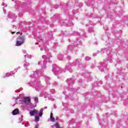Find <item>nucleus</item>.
I'll use <instances>...</instances> for the list:
<instances>
[{
    "label": "nucleus",
    "instance_id": "nucleus-1",
    "mask_svg": "<svg viewBox=\"0 0 128 128\" xmlns=\"http://www.w3.org/2000/svg\"><path fill=\"white\" fill-rule=\"evenodd\" d=\"M26 40V37L24 36H20L16 40V46H22V44H24V41Z\"/></svg>",
    "mask_w": 128,
    "mask_h": 128
},
{
    "label": "nucleus",
    "instance_id": "nucleus-2",
    "mask_svg": "<svg viewBox=\"0 0 128 128\" xmlns=\"http://www.w3.org/2000/svg\"><path fill=\"white\" fill-rule=\"evenodd\" d=\"M12 100H13L14 102V103L12 104V106H16V104H22V100L18 96L16 98L13 97Z\"/></svg>",
    "mask_w": 128,
    "mask_h": 128
},
{
    "label": "nucleus",
    "instance_id": "nucleus-3",
    "mask_svg": "<svg viewBox=\"0 0 128 128\" xmlns=\"http://www.w3.org/2000/svg\"><path fill=\"white\" fill-rule=\"evenodd\" d=\"M44 108H42L40 110V113H39V116H36L35 117V122H38L40 120V116H42V112H44Z\"/></svg>",
    "mask_w": 128,
    "mask_h": 128
},
{
    "label": "nucleus",
    "instance_id": "nucleus-4",
    "mask_svg": "<svg viewBox=\"0 0 128 128\" xmlns=\"http://www.w3.org/2000/svg\"><path fill=\"white\" fill-rule=\"evenodd\" d=\"M30 116H34V114L37 115L38 114V110H32L30 111Z\"/></svg>",
    "mask_w": 128,
    "mask_h": 128
},
{
    "label": "nucleus",
    "instance_id": "nucleus-5",
    "mask_svg": "<svg viewBox=\"0 0 128 128\" xmlns=\"http://www.w3.org/2000/svg\"><path fill=\"white\" fill-rule=\"evenodd\" d=\"M24 102L25 104H30V98H24Z\"/></svg>",
    "mask_w": 128,
    "mask_h": 128
},
{
    "label": "nucleus",
    "instance_id": "nucleus-6",
    "mask_svg": "<svg viewBox=\"0 0 128 128\" xmlns=\"http://www.w3.org/2000/svg\"><path fill=\"white\" fill-rule=\"evenodd\" d=\"M38 66H41L43 68H46V63L43 62H39L38 63Z\"/></svg>",
    "mask_w": 128,
    "mask_h": 128
},
{
    "label": "nucleus",
    "instance_id": "nucleus-7",
    "mask_svg": "<svg viewBox=\"0 0 128 128\" xmlns=\"http://www.w3.org/2000/svg\"><path fill=\"white\" fill-rule=\"evenodd\" d=\"M12 114L13 116H16V114H18V109H15L12 111Z\"/></svg>",
    "mask_w": 128,
    "mask_h": 128
},
{
    "label": "nucleus",
    "instance_id": "nucleus-8",
    "mask_svg": "<svg viewBox=\"0 0 128 128\" xmlns=\"http://www.w3.org/2000/svg\"><path fill=\"white\" fill-rule=\"evenodd\" d=\"M34 74L38 76H40V70H36L34 73Z\"/></svg>",
    "mask_w": 128,
    "mask_h": 128
},
{
    "label": "nucleus",
    "instance_id": "nucleus-9",
    "mask_svg": "<svg viewBox=\"0 0 128 128\" xmlns=\"http://www.w3.org/2000/svg\"><path fill=\"white\" fill-rule=\"evenodd\" d=\"M58 60H62V58H64V56L62 54H59L58 56Z\"/></svg>",
    "mask_w": 128,
    "mask_h": 128
},
{
    "label": "nucleus",
    "instance_id": "nucleus-10",
    "mask_svg": "<svg viewBox=\"0 0 128 128\" xmlns=\"http://www.w3.org/2000/svg\"><path fill=\"white\" fill-rule=\"evenodd\" d=\"M42 58L44 60H48L50 59V56H48V54L44 55L42 56Z\"/></svg>",
    "mask_w": 128,
    "mask_h": 128
},
{
    "label": "nucleus",
    "instance_id": "nucleus-11",
    "mask_svg": "<svg viewBox=\"0 0 128 128\" xmlns=\"http://www.w3.org/2000/svg\"><path fill=\"white\" fill-rule=\"evenodd\" d=\"M30 66V64H28L27 62H24V67L25 68H27L28 66Z\"/></svg>",
    "mask_w": 128,
    "mask_h": 128
},
{
    "label": "nucleus",
    "instance_id": "nucleus-12",
    "mask_svg": "<svg viewBox=\"0 0 128 128\" xmlns=\"http://www.w3.org/2000/svg\"><path fill=\"white\" fill-rule=\"evenodd\" d=\"M24 56L25 58H32V55H29L28 54L24 55Z\"/></svg>",
    "mask_w": 128,
    "mask_h": 128
},
{
    "label": "nucleus",
    "instance_id": "nucleus-13",
    "mask_svg": "<svg viewBox=\"0 0 128 128\" xmlns=\"http://www.w3.org/2000/svg\"><path fill=\"white\" fill-rule=\"evenodd\" d=\"M8 76H10V73L4 74L3 76V78H8Z\"/></svg>",
    "mask_w": 128,
    "mask_h": 128
},
{
    "label": "nucleus",
    "instance_id": "nucleus-14",
    "mask_svg": "<svg viewBox=\"0 0 128 128\" xmlns=\"http://www.w3.org/2000/svg\"><path fill=\"white\" fill-rule=\"evenodd\" d=\"M50 120L51 122H56V120H54V118L53 116H52V118L50 117Z\"/></svg>",
    "mask_w": 128,
    "mask_h": 128
},
{
    "label": "nucleus",
    "instance_id": "nucleus-15",
    "mask_svg": "<svg viewBox=\"0 0 128 128\" xmlns=\"http://www.w3.org/2000/svg\"><path fill=\"white\" fill-rule=\"evenodd\" d=\"M75 66H78L80 64V62H78V60H76L75 62Z\"/></svg>",
    "mask_w": 128,
    "mask_h": 128
},
{
    "label": "nucleus",
    "instance_id": "nucleus-16",
    "mask_svg": "<svg viewBox=\"0 0 128 128\" xmlns=\"http://www.w3.org/2000/svg\"><path fill=\"white\" fill-rule=\"evenodd\" d=\"M55 126H56V128H60V126L58 125V122H56V124Z\"/></svg>",
    "mask_w": 128,
    "mask_h": 128
},
{
    "label": "nucleus",
    "instance_id": "nucleus-17",
    "mask_svg": "<svg viewBox=\"0 0 128 128\" xmlns=\"http://www.w3.org/2000/svg\"><path fill=\"white\" fill-rule=\"evenodd\" d=\"M34 100L36 104H38V97H35Z\"/></svg>",
    "mask_w": 128,
    "mask_h": 128
},
{
    "label": "nucleus",
    "instance_id": "nucleus-18",
    "mask_svg": "<svg viewBox=\"0 0 128 128\" xmlns=\"http://www.w3.org/2000/svg\"><path fill=\"white\" fill-rule=\"evenodd\" d=\"M10 76H14V72H11L10 73Z\"/></svg>",
    "mask_w": 128,
    "mask_h": 128
},
{
    "label": "nucleus",
    "instance_id": "nucleus-19",
    "mask_svg": "<svg viewBox=\"0 0 128 128\" xmlns=\"http://www.w3.org/2000/svg\"><path fill=\"white\" fill-rule=\"evenodd\" d=\"M30 126V124L28 123H26L24 124V126H26V128H27V126Z\"/></svg>",
    "mask_w": 128,
    "mask_h": 128
},
{
    "label": "nucleus",
    "instance_id": "nucleus-20",
    "mask_svg": "<svg viewBox=\"0 0 128 128\" xmlns=\"http://www.w3.org/2000/svg\"><path fill=\"white\" fill-rule=\"evenodd\" d=\"M2 6H4V8H6V4H4V2H3V3L2 4Z\"/></svg>",
    "mask_w": 128,
    "mask_h": 128
},
{
    "label": "nucleus",
    "instance_id": "nucleus-21",
    "mask_svg": "<svg viewBox=\"0 0 128 128\" xmlns=\"http://www.w3.org/2000/svg\"><path fill=\"white\" fill-rule=\"evenodd\" d=\"M52 72H53L54 74V72H58V69H54L52 70Z\"/></svg>",
    "mask_w": 128,
    "mask_h": 128
},
{
    "label": "nucleus",
    "instance_id": "nucleus-22",
    "mask_svg": "<svg viewBox=\"0 0 128 128\" xmlns=\"http://www.w3.org/2000/svg\"><path fill=\"white\" fill-rule=\"evenodd\" d=\"M90 60V58L89 57H86V60Z\"/></svg>",
    "mask_w": 128,
    "mask_h": 128
},
{
    "label": "nucleus",
    "instance_id": "nucleus-23",
    "mask_svg": "<svg viewBox=\"0 0 128 128\" xmlns=\"http://www.w3.org/2000/svg\"><path fill=\"white\" fill-rule=\"evenodd\" d=\"M22 52H23V54H26V51L25 50H22Z\"/></svg>",
    "mask_w": 128,
    "mask_h": 128
},
{
    "label": "nucleus",
    "instance_id": "nucleus-24",
    "mask_svg": "<svg viewBox=\"0 0 128 128\" xmlns=\"http://www.w3.org/2000/svg\"><path fill=\"white\" fill-rule=\"evenodd\" d=\"M48 80H50V78L46 77V78L45 80L46 82H48Z\"/></svg>",
    "mask_w": 128,
    "mask_h": 128
},
{
    "label": "nucleus",
    "instance_id": "nucleus-25",
    "mask_svg": "<svg viewBox=\"0 0 128 128\" xmlns=\"http://www.w3.org/2000/svg\"><path fill=\"white\" fill-rule=\"evenodd\" d=\"M52 116H53L52 112H50V118H52Z\"/></svg>",
    "mask_w": 128,
    "mask_h": 128
},
{
    "label": "nucleus",
    "instance_id": "nucleus-26",
    "mask_svg": "<svg viewBox=\"0 0 128 128\" xmlns=\"http://www.w3.org/2000/svg\"><path fill=\"white\" fill-rule=\"evenodd\" d=\"M44 50V48H40V50Z\"/></svg>",
    "mask_w": 128,
    "mask_h": 128
},
{
    "label": "nucleus",
    "instance_id": "nucleus-27",
    "mask_svg": "<svg viewBox=\"0 0 128 128\" xmlns=\"http://www.w3.org/2000/svg\"><path fill=\"white\" fill-rule=\"evenodd\" d=\"M3 10L4 12V14H6V10L4 11V8H3Z\"/></svg>",
    "mask_w": 128,
    "mask_h": 128
},
{
    "label": "nucleus",
    "instance_id": "nucleus-28",
    "mask_svg": "<svg viewBox=\"0 0 128 128\" xmlns=\"http://www.w3.org/2000/svg\"><path fill=\"white\" fill-rule=\"evenodd\" d=\"M58 120V117H56V120Z\"/></svg>",
    "mask_w": 128,
    "mask_h": 128
},
{
    "label": "nucleus",
    "instance_id": "nucleus-29",
    "mask_svg": "<svg viewBox=\"0 0 128 128\" xmlns=\"http://www.w3.org/2000/svg\"><path fill=\"white\" fill-rule=\"evenodd\" d=\"M35 128H38V126L36 125V126H35Z\"/></svg>",
    "mask_w": 128,
    "mask_h": 128
},
{
    "label": "nucleus",
    "instance_id": "nucleus-30",
    "mask_svg": "<svg viewBox=\"0 0 128 128\" xmlns=\"http://www.w3.org/2000/svg\"><path fill=\"white\" fill-rule=\"evenodd\" d=\"M19 68H20V67H18V68H17V70H18Z\"/></svg>",
    "mask_w": 128,
    "mask_h": 128
},
{
    "label": "nucleus",
    "instance_id": "nucleus-31",
    "mask_svg": "<svg viewBox=\"0 0 128 128\" xmlns=\"http://www.w3.org/2000/svg\"><path fill=\"white\" fill-rule=\"evenodd\" d=\"M15 32H12V34H14Z\"/></svg>",
    "mask_w": 128,
    "mask_h": 128
},
{
    "label": "nucleus",
    "instance_id": "nucleus-32",
    "mask_svg": "<svg viewBox=\"0 0 128 128\" xmlns=\"http://www.w3.org/2000/svg\"><path fill=\"white\" fill-rule=\"evenodd\" d=\"M17 34H20V32H17Z\"/></svg>",
    "mask_w": 128,
    "mask_h": 128
},
{
    "label": "nucleus",
    "instance_id": "nucleus-33",
    "mask_svg": "<svg viewBox=\"0 0 128 128\" xmlns=\"http://www.w3.org/2000/svg\"><path fill=\"white\" fill-rule=\"evenodd\" d=\"M30 86H32V84H30Z\"/></svg>",
    "mask_w": 128,
    "mask_h": 128
}]
</instances>
